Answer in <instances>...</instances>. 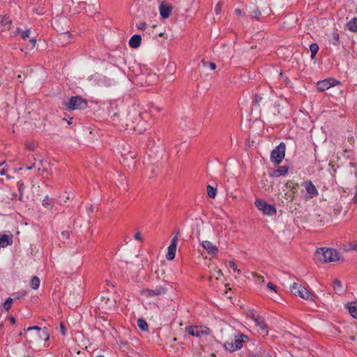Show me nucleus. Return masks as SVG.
Here are the masks:
<instances>
[{"mask_svg":"<svg viewBox=\"0 0 357 357\" xmlns=\"http://www.w3.org/2000/svg\"><path fill=\"white\" fill-rule=\"evenodd\" d=\"M315 257L320 261L333 262L339 259V252L329 248H319L315 252Z\"/></svg>","mask_w":357,"mask_h":357,"instance_id":"f257e3e1","label":"nucleus"},{"mask_svg":"<svg viewBox=\"0 0 357 357\" xmlns=\"http://www.w3.org/2000/svg\"><path fill=\"white\" fill-rule=\"evenodd\" d=\"M247 335L242 333H235L234 341H226L224 343V347L229 352H234L241 349L243 347V343L248 341Z\"/></svg>","mask_w":357,"mask_h":357,"instance_id":"f03ea898","label":"nucleus"},{"mask_svg":"<svg viewBox=\"0 0 357 357\" xmlns=\"http://www.w3.org/2000/svg\"><path fill=\"white\" fill-rule=\"evenodd\" d=\"M290 290L294 295L300 296L301 298L305 300L313 301L315 297L314 295L308 291L305 287L296 282H294L290 286Z\"/></svg>","mask_w":357,"mask_h":357,"instance_id":"7ed1b4c3","label":"nucleus"},{"mask_svg":"<svg viewBox=\"0 0 357 357\" xmlns=\"http://www.w3.org/2000/svg\"><path fill=\"white\" fill-rule=\"evenodd\" d=\"M123 160L122 163L127 164L128 168H133L135 165V158L137 153L135 151L130 150L129 147H123L121 152Z\"/></svg>","mask_w":357,"mask_h":357,"instance_id":"20e7f679","label":"nucleus"},{"mask_svg":"<svg viewBox=\"0 0 357 357\" xmlns=\"http://www.w3.org/2000/svg\"><path fill=\"white\" fill-rule=\"evenodd\" d=\"M256 208L262 212L265 215L272 216L277 212L276 208L274 206L268 204L263 199H257L255 202Z\"/></svg>","mask_w":357,"mask_h":357,"instance_id":"39448f33","label":"nucleus"},{"mask_svg":"<svg viewBox=\"0 0 357 357\" xmlns=\"http://www.w3.org/2000/svg\"><path fill=\"white\" fill-rule=\"evenodd\" d=\"M65 105L68 110L84 109L86 107L87 103L81 97L73 96Z\"/></svg>","mask_w":357,"mask_h":357,"instance_id":"423d86ee","label":"nucleus"},{"mask_svg":"<svg viewBox=\"0 0 357 357\" xmlns=\"http://www.w3.org/2000/svg\"><path fill=\"white\" fill-rule=\"evenodd\" d=\"M185 331L190 335L201 337L203 335H208L211 333V330L204 326H190L185 328Z\"/></svg>","mask_w":357,"mask_h":357,"instance_id":"0eeeda50","label":"nucleus"},{"mask_svg":"<svg viewBox=\"0 0 357 357\" xmlns=\"http://www.w3.org/2000/svg\"><path fill=\"white\" fill-rule=\"evenodd\" d=\"M285 149L286 146L284 142H281L271 152V161L280 164L285 156Z\"/></svg>","mask_w":357,"mask_h":357,"instance_id":"6e6552de","label":"nucleus"},{"mask_svg":"<svg viewBox=\"0 0 357 357\" xmlns=\"http://www.w3.org/2000/svg\"><path fill=\"white\" fill-rule=\"evenodd\" d=\"M137 123L135 121H132L130 124L129 123H127V129L132 130L138 133H142L147 127V123L146 121L142 119L141 115H139L137 118H136Z\"/></svg>","mask_w":357,"mask_h":357,"instance_id":"1a4fd4ad","label":"nucleus"},{"mask_svg":"<svg viewBox=\"0 0 357 357\" xmlns=\"http://www.w3.org/2000/svg\"><path fill=\"white\" fill-rule=\"evenodd\" d=\"M178 234L179 231H177L174 236L172 238L170 245L167 248V253L166 255V259L167 260H173L176 255L177 243L178 240Z\"/></svg>","mask_w":357,"mask_h":357,"instance_id":"9d476101","label":"nucleus"},{"mask_svg":"<svg viewBox=\"0 0 357 357\" xmlns=\"http://www.w3.org/2000/svg\"><path fill=\"white\" fill-rule=\"evenodd\" d=\"M339 84L340 82L335 80V79L328 78L319 81L317 84V89L319 91H324L329 89L332 86H335Z\"/></svg>","mask_w":357,"mask_h":357,"instance_id":"9b49d317","label":"nucleus"},{"mask_svg":"<svg viewBox=\"0 0 357 357\" xmlns=\"http://www.w3.org/2000/svg\"><path fill=\"white\" fill-rule=\"evenodd\" d=\"M305 188L307 195L305 197V200L311 199L319 195V192L311 181H307L303 183Z\"/></svg>","mask_w":357,"mask_h":357,"instance_id":"f8f14e48","label":"nucleus"},{"mask_svg":"<svg viewBox=\"0 0 357 357\" xmlns=\"http://www.w3.org/2000/svg\"><path fill=\"white\" fill-rule=\"evenodd\" d=\"M32 330H35L37 331V335L39 339L44 340L45 341L49 340L50 335L48 333L47 328L44 327V328H41L37 326H32V327H29L26 329V331H31Z\"/></svg>","mask_w":357,"mask_h":357,"instance_id":"ddd939ff","label":"nucleus"},{"mask_svg":"<svg viewBox=\"0 0 357 357\" xmlns=\"http://www.w3.org/2000/svg\"><path fill=\"white\" fill-rule=\"evenodd\" d=\"M202 247L206 250L208 255L211 257L217 255L218 252V247L209 241H204L202 243Z\"/></svg>","mask_w":357,"mask_h":357,"instance_id":"4468645a","label":"nucleus"},{"mask_svg":"<svg viewBox=\"0 0 357 357\" xmlns=\"http://www.w3.org/2000/svg\"><path fill=\"white\" fill-rule=\"evenodd\" d=\"M166 292H167L166 288L162 286H160V287H157L154 289H146L144 291V294L147 297H152L154 296L165 294Z\"/></svg>","mask_w":357,"mask_h":357,"instance_id":"2eb2a0df","label":"nucleus"},{"mask_svg":"<svg viewBox=\"0 0 357 357\" xmlns=\"http://www.w3.org/2000/svg\"><path fill=\"white\" fill-rule=\"evenodd\" d=\"M99 305L102 310H109L114 306V302L108 297L102 296L100 298Z\"/></svg>","mask_w":357,"mask_h":357,"instance_id":"dca6fc26","label":"nucleus"},{"mask_svg":"<svg viewBox=\"0 0 357 357\" xmlns=\"http://www.w3.org/2000/svg\"><path fill=\"white\" fill-rule=\"evenodd\" d=\"M13 234H0V247L5 248L13 244Z\"/></svg>","mask_w":357,"mask_h":357,"instance_id":"f3484780","label":"nucleus"},{"mask_svg":"<svg viewBox=\"0 0 357 357\" xmlns=\"http://www.w3.org/2000/svg\"><path fill=\"white\" fill-rule=\"evenodd\" d=\"M159 10L160 14L162 18H168L172 12V7L162 3L159 7Z\"/></svg>","mask_w":357,"mask_h":357,"instance_id":"a211bd4d","label":"nucleus"},{"mask_svg":"<svg viewBox=\"0 0 357 357\" xmlns=\"http://www.w3.org/2000/svg\"><path fill=\"white\" fill-rule=\"evenodd\" d=\"M142 37L140 35H133L129 40V45L132 48H137L140 46Z\"/></svg>","mask_w":357,"mask_h":357,"instance_id":"6ab92c4d","label":"nucleus"},{"mask_svg":"<svg viewBox=\"0 0 357 357\" xmlns=\"http://www.w3.org/2000/svg\"><path fill=\"white\" fill-rule=\"evenodd\" d=\"M257 332L263 337H265L268 335V326L265 321L263 322H261L258 326H256Z\"/></svg>","mask_w":357,"mask_h":357,"instance_id":"aec40b11","label":"nucleus"},{"mask_svg":"<svg viewBox=\"0 0 357 357\" xmlns=\"http://www.w3.org/2000/svg\"><path fill=\"white\" fill-rule=\"evenodd\" d=\"M347 307L349 314L357 319V302L349 303L347 305Z\"/></svg>","mask_w":357,"mask_h":357,"instance_id":"412c9836","label":"nucleus"},{"mask_svg":"<svg viewBox=\"0 0 357 357\" xmlns=\"http://www.w3.org/2000/svg\"><path fill=\"white\" fill-rule=\"evenodd\" d=\"M347 28L351 32H357V17H353L347 24Z\"/></svg>","mask_w":357,"mask_h":357,"instance_id":"4be33fe9","label":"nucleus"},{"mask_svg":"<svg viewBox=\"0 0 357 357\" xmlns=\"http://www.w3.org/2000/svg\"><path fill=\"white\" fill-rule=\"evenodd\" d=\"M333 289L338 294H342L344 293V290L343 289L342 282L339 280H335L333 284Z\"/></svg>","mask_w":357,"mask_h":357,"instance_id":"5701e85b","label":"nucleus"},{"mask_svg":"<svg viewBox=\"0 0 357 357\" xmlns=\"http://www.w3.org/2000/svg\"><path fill=\"white\" fill-rule=\"evenodd\" d=\"M250 14H251V15L254 18H255L256 20H259L260 19L261 15V11L255 5L250 6Z\"/></svg>","mask_w":357,"mask_h":357,"instance_id":"b1692460","label":"nucleus"},{"mask_svg":"<svg viewBox=\"0 0 357 357\" xmlns=\"http://www.w3.org/2000/svg\"><path fill=\"white\" fill-rule=\"evenodd\" d=\"M12 22L9 20L8 17H0V26H4L6 29H10Z\"/></svg>","mask_w":357,"mask_h":357,"instance_id":"393cba45","label":"nucleus"},{"mask_svg":"<svg viewBox=\"0 0 357 357\" xmlns=\"http://www.w3.org/2000/svg\"><path fill=\"white\" fill-rule=\"evenodd\" d=\"M267 98H264L262 95L256 94L253 102L260 106L261 105H265L266 103Z\"/></svg>","mask_w":357,"mask_h":357,"instance_id":"a878e982","label":"nucleus"},{"mask_svg":"<svg viewBox=\"0 0 357 357\" xmlns=\"http://www.w3.org/2000/svg\"><path fill=\"white\" fill-rule=\"evenodd\" d=\"M17 33L20 34V37L22 39L25 40L30 36L31 30L26 29L25 31H22L20 29L17 28L15 33Z\"/></svg>","mask_w":357,"mask_h":357,"instance_id":"bb28decb","label":"nucleus"},{"mask_svg":"<svg viewBox=\"0 0 357 357\" xmlns=\"http://www.w3.org/2000/svg\"><path fill=\"white\" fill-rule=\"evenodd\" d=\"M137 326L142 331H147L149 330V326L147 322L143 319H139L137 320Z\"/></svg>","mask_w":357,"mask_h":357,"instance_id":"cd10ccee","label":"nucleus"},{"mask_svg":"<svg viewBox=\"0 0 357 357\" xmlns=\"http://www.w3.org/2000/svg\"><path fill=\"white\" fill-rule=\"evenodd\" d=\"M40 284V280L37 276H33L30 282L31 287L33 289H38Z\"/></svg>","mask_w":357,"mask_h":357,"instance_id":"c85d7f7f","label":"nucleus"},{"mask_svg":"<svg viewBox=\"0 0 357 357\" xmlns=\"http://www.w3.org/2000/svg\"><path fill=\"white\" fill-rule=\"evenodd\" d=\"M251 318L255 321L256 326L261 324V322L265 321L259 314H257L253 312H251Z\"/></svg>","mask_w":357,"mask_h":357,"instance_id":"c756f323","label":"nucleus"},{"mask_svg":"<svg viewBox=\"0 0 357 357\" xmlns=\"http://www.w3.org/2000/svg\"><path fill=\"white\" fill-rule=\"evenodd\" d=\"M330 43L333 45H338L340 43L339 34L336 32H333L331 35V38L329 40Z\"/></svg>","mask_w":357,"mask_h":357,"instance_id":"7c9ffc66","label":"nucleus"},{"mask_svg":"<svg viewBox=\"0 0 357 357\" xmlns=\"http://www.w3.org/2000/svg\"><path fill=\"white\" fill-rule=\"evenodd\" d=\"M310 52H311V55H310L311 59H314L317 53L319 51V46H318V45L317 43H312L310 45Z\"/></svg>","mask_w":357,"mask_h":357,"instance_id":"2f4dec72","label":"nucleus"},{"mask_svg":"<svg viewBox=\"0 0 357 357\" xmlns=\"http://www.w3.org/2000/svg\"><path fill=\"white\" fill-rule=\"evenodd\" d=\"M287 172L288 167L287 166H281L275 172V175L276 176H280L286 174Z\"/></svg>","mask_w":357,"mask_h":357,"instance_id":"473e14b6","label":"nucleus"},{"mask_svg":"<svg viewBox=\"0 0 357 357\" xmlns=\"http://www.w3.org/2000/svg\"><path fill=\"white\" fill-rule=\"evenodd\" d=\"M217 190L211 185H207V194L210 198H215L216 196Z\"/></svg>","mask_w":357,"mask_h":357,"instance_id":"72a5a7b5","label":"nucleus"},{"mask_svg":"<svg viewBox=\"0 0 357 357\" xmlns=\"http://www.w3.org/2000/svg\"><path fill=\"white\" fill-rule=\"evenodd\" d=\"M252 276L255 278V282L258 284H262L264 282V278L262 275L257 274V273L252 272Z\"/></svg>","mask_w":357,"mask_h":357,"instance_id":"f704fd0d","label":"nucleus"},{"mask_svg":"<svg viewBox=\"0 0 357 357\" xmlns=\"http://www.w3.org/2000/svg\"><path fill=\"white\" fill-rule=\"evenodd\" d=\"M13 302V298H8L6 300V301L4 302V303H3V309L6 311H8L10 309V307H11Z\"/></svg>","mask_w":357,"mask_h":357,"instance_id":"c9c22d12","label":"nucleus"},{"mask_svg":"<svg viewBox=\"0 0 357 357\" xmlns=\"http://www.w3.org/2000/svg\"><path fill=\"white\" fill-rule=\"evenodd\" d=\"M287 187L290 188L292 191L293 196H294V194L296 192V188L298 187V183H295L293 182H288L287 183Z\"/></svg>","mask_w":357,"mask_h":357,"instance_id":"e433bc0d","label":"nucleus"},{"mask_svg":"<svg viewBox=\"0 0 357 357\" xmlns=\"http://www.w3.org/2000/svg\"><path fill=\"white\" fill-rule=\"evenodd\" d=\"M202 62L204 67H209V68L212 70H214L216 68V65L215 63L208 62L204 60H203Z\"/></svg>","mask_w":357,"mask_h":357,"instance_id":"4c0bfd02","label":"nucleus"},{"mask_svg":"<svg viewBox=\"0 0 357 357\" xmlns=\"http://www.w3.org/2000/svg\"><path fill=\"white\" fill-rule=\"evenodd\" d=\"M229 268L234 270V271L236 272L238 275L241 273V270L238 269L237 266L234 261H229Z\"/></svg>","mask_w":357,"mask_h":357,"instance_id":"58836bf2","label":"nucleus"},{"mask_svg":"<svg viewBox=\"0 0 357 357\" xmlns=\"http://www.w3.org/2000/svg\"><path fill=\"white\" fill-rule=\"evenodd\" d=\"M42 204H43V205L44 206L47 207V206H50L52 204V201L50 200L49 197L47 195V196H45V197L43 200Z\"/></svg>","mask_w":357,"mask_h":357,"instance_id":"ea45409f","label":"nucleus"},{"mask_svg":"<svg viewBox=\"0 0 357 357\" xmlns=\"http://www.w3.org/2000/svg\"><path fill=\"white\" fill-rule=\"evenodd\" d=\"M17 185H18L19 191L20 192V199H21L22 197V191L24 189V185L21 181L17 183Z\"/></svg>","mask_w":357,"mask_h":357,"instance_id":"a19ab883","label":"nucleus"},{"mask_svg":"<svg viewBox=\"0 0 357 357\" xmlns=\"http://www.w3.org/2000/svg\"><path fill=\"white\" fill-rule=\"evenodd\" d=\"M267 289L270 291H273L274 292L277 291V287L275 284H273L272 282H268L266 285Z\"/></svg>","mask_w":357,"mask_h":357,"instance_id":"79ce46f5","label":"nucleus"},{"mask_svg":"<svg viewBox=\"0 0 357 357\" xmlns=\"http://www.w3.org/2000/svg\"><path fill=\"white\" fill-rule=\"evenodd\" d=\"M314 215H315V219H314V220H315L316 222H321V223H324V222H325V221H324V220H323L322 219H320V220H319V219H318V218H319V217H321V216L322 215L321 213H316L314 214Z\"/></svg>","mask_w":357,"mask_h":357,"instance_id":"37998d69","label":"nucleus"},{"mask_svg":"<svg viewBox=\"0 0 357 357\" xmlns=\"http://www.w3.org/2000/svg\"><path fill=\"white\" fill-rule=\"evenodd\" d=\"M137 27L140 30H144L146 27V24L144 22H140L137 24Z\"/></svg>","mask_w":357,"mask_h":357,"instance_id":"c03bdc74","label":"nucleus"},{"mask_svg":"<svg viewBox=\"0 0 357 357\" xmlns=\"http://www.w3.org/2000/svg\"><path fill=\"white\" fill-rule=\"evenodd\" d=\"M222 3L220 2H218L215 8V11L217 15H218L220 12Z\"/></svg>","mask_w":357,"mask_h":357,"instance_id":"a18cd8bd","label":"nucleus"},{"mask_svg":"<svg viewBox=\"0 0 357 357\" xmlns=\"http://www.w3.org/2000/svg\"><path fill=\"white\" fill-rule=\"evenodd\" d=\"M259 357H272L268 353L265 351L259 352Z\"/></svg>","mask_w":357,"mask_h":357,"instance_id":"49530a36","label":"nucleus"},{"mask_svg":"<svg viewBox=\"0 0 357 357\" xmlns=\"http://www.w3.org/2000/svg\"><path fill=\"white\" fill-rule=\"evenodd\" d=\"M215 273H216V275H217V277H216V279H217V280H218V279H219L220 277H222V275H223V274H222V271H221L220 269H215Z\"/></svg>","mask_w":357,"mask_h":357,"instance_id":"de8ad7c7","label":"nucleus"},{"mask_svg":"<svg viewBox=\"0 0 357 357\" xmlns=\"http://www.w3.org/2000/svg\"><path fill=\"white\" fill-rule=\"evenodd\" d=\"M134 238L135 240H137V241H142V238L141 237V234L139 231H137L135 236H134Z\"/></svg>","mask_w":357,"mask_h":357,"instance_id":"09e8293b","label":"nucleus"},{"mask_svg":"<svg viewBox=\"0 0 357 357\" xmlns=\"http://www.w3.org/2000/svg\"><path fill=\"white\" fill-rule=\"evenodd\" d=\"M234 12L235 14L238 16H241L243 13V10H241L240 8L235 9Z\"/></svg>","mask_w":357,"mask_h":357,"instance_id":"8fccbe9b","label":"nucleus"},{"mask_svg":"<svg viewBox=\"0 0 357 357\" xmlns=\"http://www.w3.org/2000/svg\"><path fill=\"white\" fill-rule=\"evenodd\" d=\"M349 339L353 342H357V336L356 335H351V336H350Z\"/></svg>","mask_w":357,"mask_h":357,"instance_id":"3c124183","label":"nucleus"},{"mask_svg":"<svg viewBox=\"0 0 357 357\" xmlns=\"http://www.w3.org/2000/svg\"><path fill=\"white\" fill-rule=\"evenodd\" d=\"M29 41L32 44V46L34 47L36 43V40L34 38H31Z\"/></svg>","mask_w":357,"mask_h":357,"instance_id":"603ef678","label":"nucleus"},{"mask_svg":"<svg viewBox=\"0 0 357 357\" xmlns=\"http://www.w3.org/2000/svg\"><path fill=\"white\" fill-rule=\"evenodd\" d=\"M247 357H259V354H249Z\"/></svg>","mask_w":357,"mask_h":357,"instance_id":"864d4df0","label":"nucleus"},{"mask_svg":"<svg viewBox=\"0 0 357 357\" xmlns=\"http://www.w3.org/2000/svg\"><path fill=\"white\" fill-rule=\"evenodd\" d=\"M35 167H36V164L34 163L33 165L27 167L26 169L30 170V169H33Z\"/></svg>","mask_w":357,"mask_h":357,"instance_id":"5fc2aeb1","label":"nucleus"},{"mask_svg":"<svg viewBox=\"0 0 357 357\" xmlns=\"http://www.w3.org/2000/svg\"><path fill=\"white\" fill-rule=\"evenodd\" d=\"M6 174V170L4 169H1L0 170V175H5Z\"/></svg>","mask_w":357,"mask_h":357,"instance_id":"6e6d98bb","label":"nucleus"},{"mask_svg":"<svg viewBox=\"0 0 357 357\" xmlns=\"http://www.w3.org/2000/svg\"><path fill=\"white\" fill-rule=\"evenodd\" d=\"M10 322H11L12 324H15V321H15V319L14 317H10Z\"/></svg>","mask_w":357,"mask_h":357,"instance_id":"4d7b16f0","label":"nucleus"},{"mask_svg":"<svg viewBox=\"0 0 357 357\" xmlns=\"http://www.w3.org/2000/svg\"><path fill=\"white\" fill-rule=\"evenodd\" d=\"M16 197H17V193L13 192L11 199H13L14 198H16Z\"/></svg>","mask_w":357,"mask_h":357,"instance_id":"13d9d810","label":"nucleus"},{"mask_svg":"<svg viewBox=\"0 0 357 357\" xmlns=\"http://www.w3.org/2000/svg\"><path fill=\"white\" fill-rule=\"evenodd\" d=\"M17 79H19V82H22V79H22V76H21L20 75H19L17 76Z\"/></svg>","mask_w":357,"mask_h":357,"instance_id":"bf43d9fd","label":"nucleus"},{"mask_svg":"<svg viewBox=\"0 0 357 357\" xmlns=\"http://www.w3.org/2000/svg\"><path fill=\"white\" fill-rule=\"evenodd\" d=\"M5 162H6L5 160L0 161V167L2 166L3 164H5Z\"/></svg>","mask_w":357,"mask_h":357,"instance_id":"052dcab7","label":"nucleus"},{"mask_svg":"<svg viewBox=\"0 0 357 357\" xmlns=\"http://www.w3.org/2000/svg\"><path fill=\"white\" fill-rule=\"evenodd\" d=\"M61 234L64 236H66V234H68V232H67V231H62V232H61Z\"/></svg>","mask_w":357,"mask_h":357,"instance_id":"680f3d73","label":"nucleus"},{"mask_svg":"<svg viewBox=\"0 0 357 357\" xmlns=\"http://www.w3.org/2000/svg\"><path fill=\"white\" fill-rule=\"evenodd\" d=\"M61 329H63V324H61Z\"/></svg>","mask_w":357,"mask_h":357,"instance_id":"e2e57ef3","label":"nucleus"},{"mask_svg":"<svg viewBox=\"0 0 357 357\" xmlns=\"http://www.w3.org/2000/svg\"><path fill=\"white\" fill-rule=\"evenodd\" d=\"M62 333L64 334L63 329H61Z\"/></svg>","mask_w":357,"mask_h":357,"instance_id":"0e129e2a","label":"nucleus"},{"mask_svg":"<svg viewBox=\"0 0 357 357\" xmlns=\"http://www.w3.org/2000/svg\"><path fill=\"white\" fill-rule=\"evenodd\" d=\"M62 333L64 334L63 329H61Z\"/></svg>","mask_w":357,"mask_h":357,"instance_id":"69168bd1","label":"nucleus"},{"mask_svg":"<svg viewBox=\"0 0 357 357\" xmlns=\"http://www.w3.org/2000/svg\"><path fill=\"white\" fill-rule=\"evenodd\" d=\"M96 357H104L103 356H96Z\"/></svg>","mask_w":357,"mask_h":357,"instance_id":"338daca9","label":"nucleus"}]
</instances>
